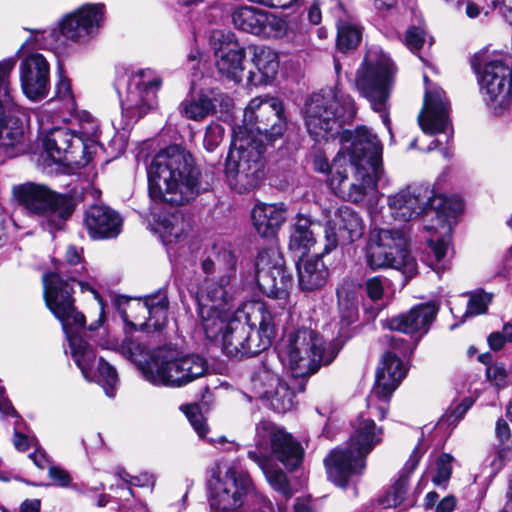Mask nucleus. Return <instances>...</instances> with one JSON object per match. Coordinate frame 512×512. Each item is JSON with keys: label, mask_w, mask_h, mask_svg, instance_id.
Masks as SVG:
<instances>
[{"label": "nucleus", "mask_w": 512, "mask_h": 512, "mask_svg": "<svg viewBox=\"0 0 512 512\" xmlns=\"http://www.w3.org/2000/svg\"><path fill=\"white\" fill-rule=\"evenodd\" d=\"M244 125L233 128L225 173L230 187L239 193L253 190L264 177L263 141L285 130L283 105L278 98H254L244 111Z\"/></svg>", "instance_id": "f257e3e1"}, {"label": "nucleus", "mask_w": 512, "mask_h": 512, "mask_svg": "<svg viewBox=\"0 0 512 512\" xmlns=\"http://www.w3.org/2000/svg\"><path fill=\"white\" fill-rule=\"evenodd\" d=\"M343 146L332 161L328 183L340 198L361 203L375 194L382 180V145L378 137L366 127L354 132L343 131Z\"/></svg>", "instance_id": "f03ea898"}, {"label": "nucleus", "mask_w": 512, "mask_h": 512, "mask_svg": "<svg viewBox=\"0 0 512 512\" xmlns=\"http://www.w3.org/2000/svg\"><path fill=\"white\" fill-rule=\"evenodd\" d=\"M387 205L392 218L397 221L408 222L423 214L425 221L431 222L424 225L427 232H434L427 239L433 254L428 265L441 274L449 262V235L463 211V201L456 196L435 195L428 187L409 185L390 195Z\"/></svg>", "instance_id": "7ed1b4c3"}, {"label": "nucleus", "mask_w": 512, "mask_h": 512, "mask_svg": "<svg viewBox=\"0 0 512 512\" xmlns=\"http://www.w3.org/2000/svg\"><path fill=\"white\" fill-rule=\"evenodd\" d=\"M147 173L149 194L154 200L184 205L199 192L200 172L192 155L178 145L160 150Z\"/></svg>", "instance_id": "20e7f679"}, {"label": "nucleus", "mask_w": 512, "mask_h": 512, "mask_svg": "<svg viewBox=\"0 0 512 512\" xmlns=\"http://www.w3.org/2000/svg\"><path fill=\"white\" fill-rule=\"evenodd\" d=\"M271 305L261 301L245 303L233 312L230 324L218 341L231 358L254 356L271 345L275 336L276 315Z\"/></svg>", "instance_id": "39448f33"}, {"label": "nucleus", "mask_w": 512, "mask_h": 512, "mask_svg": "<svg viewBox=\"0 0 512 512\" xmlns=\"http://www.w3.org/2000/svg\"><path fill=\"white\" fill-rule=\"evenodd\" d=\"M256 447L248 451V457L262 470L270 487L284 499L293 495L287 475L271 465L269 454L288 469H296L302 462L303 449L293 437L273 423L263 420L256 426Z\"/></svg>", "instance_id": "423d86ee"}, {"label": "nucleus", "mask_w": 512, "mask_h": 512, "mask_svg": "<svg viewBox=\"0 0 512 512\" xmlns=\"http://www.w3.org/2000/svg\"><path fill=\"white\" fill-rule=\"evenodd\" d=\"M383 429L373 419L359 415L352 423V433L345 446L333 449L324 459L328 479L345 488L349 481L363 473L367 455L381 443Z\"/></svg>", "instance_id": "0eeeda50"}, {"label": "nucleus", "mask_w": 512, "mask_h": 512, "mask_svg": "<svg viewBox=\"0 0 512 512\" xmlns=\"http://www.w3.org/2000/svg\"><path fill=\"white\" fill-rule=\"evenodd\" d=\"M338 349L326 345L323 337L309 328L289 332L279 346L278 356L295 378L314 374L322 365H329L337 356Z\"/></svg>", "instance_id": "6e6552de"}, {"label": "nucleus", "mask_w": 512, "mask_h": 512, "mask_svg": "<svg viewBox=\"0 0 512 512\" xmlns=\"http://www.w3.org/2000/svg\"><path fill=\"white\" fill-rule=\"evenodd\" d=\"M210 512H248V499L259 498L248 473L234 463H216L207 480ZM260 506V502H258Z\"/></svg>", "instance_id": "1a4fd4ad"}, {"label": "nucleus", "mask_w": 512, "mask_h": 512, "mask_svg": "<svg viewBox=\"0 0 512 512\" xmlns=\"http://www.w3.org/2000/svg\"><path fill=\"white\" fill-rule=\"evenodd\" d=\"M356 113L354 100L340 90L325 89L314 93L304 108L308 133L315 139L328 140L340 133L344 123Z\"/></svg>", "instance_id": "9d476101"}, {"label": "nucleus", "mask_w": 512, "mask_h": 512, "mask_svg": "<svg viewBox=\"0 0 512 512\" xmlns=\"http://www.w3.org/2000/svg\"><path fill=\"white\" fill-rule=\"evenodd\" d=\"M14 192L24 208L35 215L42 229L50 234L63 230L76 208L72 195L57 193L45 185L26 183Z\"/></svg>", "instance_id": "9b49d317"}, {"label": "nucleus", "mask_w": 512, "mask_h": 512, "mask_svg": "<svg viewBox=\"0 0 512 512\" xmlns=\"http://www.w3.org/2000/svg\"><path fill=\"white\" fill-rule=\"evenodd\" d=\"M395 67L391 59L378 46L370 47L357 71L356 86L379 113L383 124L391 131L387 101L393 82Z\"/></svg>", "instance_id": "f8f14e48"}, {"label": "nucleus", "mask_w": 512, "mask_h": 512, "mask_svg": "<svg viewBox=\"0 0 512 512\" xmlns=\"http://www.w3.org/2000/svg\"><path fill=\"white\" fill-rule=\"evenodd\" d=\"M207 370V361L198 354L160 348L152 365L144 368V378L153 385L182 387L204 376Z\"/></svg>", "instance_id": "ddd939ff"}, {"label": "nucleus", "mask_w": 512, "mask_h": 512, "mask_svg": "<svg viewBox=\"0 0 512 512\" xmlns=\"http://www.w3.org/2000/svg\"><path fill=\"white\" fill-rule=\"evenodd\" d=\"M51 115L41 112L38 116L39 139L47 157L53 163L85 166L91 159L89 146L81 136L67 126H55Z\"/></svg>", "instance_id": "4468645a"}, {"label": "nucleus", "mask_w": 512, "mask_h": 512, "mask_svg": "<svg viewBox=\"0 0 512 512\" xmlns=\"http://www.w3.org/2000/svg\"><path fill=\"white\" fill-rule=\"evenodd\" d=\"M367 263L372 269L394 268L402 272L406 280L417 274L416 260L407 250V239L399 229H380L373 237Z\"/></svg>", "instance_id": "2eb2a0df"}, {"label": "nucleus", "mask_w": 512, "mask_h": 512, "mask_svg": "<svg viewBox=\"0 0 512 512\" xmlns=\"http://www.w3.org/2000/svg\"><path fill=\"white\" fill-rule=\"evenodd\" d=\"M74 282L49 273L43 276L46 306L61 322L69 342L71 338H81V333L85 330V316L74 305Z\"/></svg>", "instance_id": "dca6fc26"}, {"label": "nucleus", "mask_w": 512, "mask_h": 512, "mask_svg": "<svg viewBox=\"0 0 512 512\" xmlns=\"http://www.w3.org/2000/svg\"><path fill=\"white\" fill-rule=\"evenodd\" d=\"M160 86L159 76L151 69H143L128 78L125 90L118 89L125 125L137 122L157 107Z\"/></svg>", "instance_id": "f3484780"}, {"label": "nucleus", "mask_w": 512, "mask_h": 512, "mask_svg": "<svg viewBox=\"0 0 512 512\" xmlns=\"http://www.w3.org/2000/svg\"><path fill=\"white\" fill-rule=\"evenodd\" d=\"M15 63L13 58L0 62V156L3 157H14L24 150V126L10 114L14 102L9 78Z\"/></svg>", "instance_id": "a211bd4d"}, {"label": "nucleus", "mask_w": 512, "mask_h": 512, "mask_svg": "<svg viewBox=\"0 0 512 512\" xmlns=\"http://www.w3.org/2000/svg\"><path fill=\"white\" fill-rule=\"evenodd\" d=\"M479 84L487 105L495 114L512 111V60L495 58L484 65Z\"/></svg>", "instance_id": "6ab92c4d"}, {"label": "nucleus", "mask_w": 512, "mask_h": 512, "mask_svg": "<svg viewBox=\"0 0 512 512\" xmlns=\"http://www.w3.org/2000/svg\"><path fill=\"white\" fill-rule=\"evenodd\" d=\"M406 372L405 364L397 355L391 352L383 355L376 372L375 386L368 398L371 415L378 416L380 420L386 417L387 402L406 376Z\"/></svg>", "instance_id": "aec40b11"}, {"label": "nucleus", "mask_w": 512, "mask_h": 512, "mask_svg": "<svg viewBox=\"0 0 512 512\" xmlns=\"http://www.w3.org/2000/svg\"><path fill=\"white\" fill-rule=\"evenodd\" d=\"M69 346L71 356L84 378L97 382L103 387L107 396L113 397L118 383V374L115 368L102 358H97L94 349L83 337L71 338Z\"/></svg>", "instance_id": "412c9836"}, {"label": "nucleus", "mask_w": 512, "mask_h": 512, "mask_svg": "<svg viewBox=\"0 0 512 512\" xmlns=\"http://www.w3.org/2000/svg\"><path fill=\"white\" fill-rule=\"evenodd\" d=\"M256 280L260 290L268 297L285 300L292 277L286 272L283 259L273 249L262 251L256 262Z\"/></svg>", "instance_id": "4be33fe9"}, {"label": "nucleus", "mask_w": 512, "mask_h": 512, "mask_svg": "<svg viewBox=\"0 0 512 512\" xmlns=\"http://www.w3.org/2000/svg\"><path fill=\"white\" fill-rule=\"evenodd\" d=\"M252 391L278 413H285L294 407L295 392L286 381L266 366L260 367L253 374Z\"/></svg>", "instance_id": "5701e85b"}, {"label": "nucleus", "mask_w": 512, "mask_h": 512, "mask_svg": "<svg viewBox=\"0 0 512 512\" xmlns=\"http://www.w3.org/2000/svg\"><path fill=\"white\" fill-rule=\"evenodd\" d=\"M104 19L103 3H87L62 18V33L72 42L84 43L98 34Z\"/></svg>", "instance_id": "b1692460"}, {"label": "nucleus", "mask_w": 512, "mask_h": 512, "mask_svg": "<svg viewBox=\"0 0 512 512\" xmlns=\"http://www.w3.org/2000/svg\"><path fill=\"white\" fill-rule=\"evenodd\" d=\"M212 44L218 72L229 80L240 83L245 69V49L237 41L235 35L230 31H215L212 36Z\"/></svg>", "instance_id": "393cba45"}, {"label": "nucleus", "mask_w": 512, "mask_h": 512, "mask_svg": "<svg viewBox=\"0 0 512 512\" xmlns=\"http://www.w3.org/2000/svg\"><path fill=\"white\" fill-rule=\"evenodd\" d=\"M425 96L423 109L418 116V123L426 134L446 132L450 125V103L442 88L431 83L427 75L423 77Z\"/></svg>", "instance_id": "a878e982"}, {"label": "nucleus", "mask_w": 512, "mask_h": 512, "mask_svg": "<svg viewBox=\"0 0 512 512\" xmlns=\"http://www.w3.org/2000/svg\"><path fill=\"white\" fill-rule=\"evenodd\" d=\"M23 93L33 101L45 98L49 88V63L39 53L26 56L19 67Z\"/></svg>", "instance_id": "bb28decb"}, {"label": "nucleus", "mask_w": 512, "mask_h": 512, "mask_svg": "<svg viewBox=\"0 0 512 512\" xmlns=\"http://www.w3.org/2000/svg\"><path fill=\"white\" fill-rule=\"evenodd\" d=\"M336 227L345 242H354L360 239L364 232L363 221L353 209L348 206L338 208L332 222H328L325 227V244L322 254H328L337 247L339 239Z\"/></svg>", "instance_id": "cd10ccee"}, {"label": "nucleus", "mask_w": 512, "mask_h": 512, "mask_svg": "<svg viewBox=\"0 0 512 512\" xmlns=\"http://www.w3.org/2000/svg\"><path fill=\"white\" fill-rule=\"evenodd\" d=\"M84 271L85 266L82 260L81 251L75 246H68L66 248L63 260H61L57 264V266L55 267V271L50 272L49 274L59 275L60 277L76 281V283L81 287L82 291L89 290L95 295V298L98 300L100 306L99 318L97 321L92 322L88 327V330L95 331L104 322V306L101 297L94 289V282H84L82 280V275Z\"/></svg>", "instance_id": "c85d7f7f"}, {"label": "nucleus", "mask_w": 512, "mask_h": 512, "mask_svg": "<svg viewBox=\"0 0 512 512\" xmlns=\"http://www.w3.org/2000/svg\"><path fill=\"white\" fill-rule=\"evenodd\" d=\"M438 307L433 302L414 306L407 313L381 321L384 329L399 331L406 334L428 331L429 325L435 319Z\"/></svg>", "instance_id": "c756f323"}, {"label": "nucleus", "mask_w": 512, "mask_h": 512, "mask_svg": "<svg viewBox=\"0 0 512 512\" xmlns=\"http://www.w3.org/2000/svg\"><path fill=\"white\" fill-rule=\"evenodd\" d=\"M84 225L93 239L116 237L122 226L117 212L105 205H92L85 212Z\"/></svg>", "instance_id": "7c9ffc66"}, {"label": "nucleus", "mask_w": 512, "mask_h": 512, "mask_svg": "<svg viewBox=\"0 0 512 512\" xmlns=\"http://www.w3.org/2000/svg\"><path fill=\"white\" fill-rule=\"evenodd\" d=\"M235 273H226L218 279H206L198 296V307L232 308L231 280Z\"/></svg>", "instance_id": "2f4dec72"}, {"label": "nucleus", "mask_w": 512, "mask_h": 512, "mask_svg": "<svg viewBox=\"0 0 512 512\" xmlns=\"http://www.w3.org/2000/svg\"><path fill=\"white\" fill-rule=\"evenodd\" d=\"M286 206L284 203H259L251 212L253 225L259 235L274 236L286 221Z\"/></svg>", "instance_id": "473e14b6"}, {"label": "nucleus", "mask_w": 512, "mask_h": 512, "mask_svg": "<svg viewBox=\"0 0 512 512\" xmlns=\"http://www.w3.org/2000/svg\"><path fill=\"white\" fill-rule=\"evenodd\" d=\"M321 225L310 216L298 214L293 231L290 235L289 249L299 254L306 255L316 244V235Z\"/></svg>", "instance_id": "72a5a7b5"}, {"label": "nucleus", "mask_w": 512, "mask_h": 512, "mask_svg": "<svg viewBox=\"0 0 512 512\" xmlns=\"http://www.w3.org/2000/svg\"><path fill=\"white\" fill-rule=\"evenodd\" d=\"M198 315L206 337L217 343L233 317L231 308H211L210 306L198 307Z\"/></svg>", "instance_id": "f704fd0d"}, {"label": "nucleus", "mask_w": 512, "mask_h": 512, "mask_svg": "<svg viewBox=\"0 0 512 512\" xmlns=\"http://www.w3.org/2000/svg\"><path fill=\"white\" fill-rule=\"evenodd\" d=\"M168 305L166 292L160 290L145 297L143 303L137 302L135 308L141 310L144 314H148L147 322L142 324L145 328L160 330L168 320Z\"/></svg>", "instance_id": "c9c22d12"}, {"label": "nucleus", "mask_w": 512, "mask_h": 512, "mask_svg": "<svg viewBox=\"0 0 512 512\" xmlns=\"http://www.w3.org/2000/svg\"><path fill=\"white\" fill-rule=\"evenodd\" d=\"M297 269L299 286L302 290L313 291L325 285L328 270L320 257L300 260L297 263Z\"/></svg>", "instance_id": "e433bc0d"}, {"label": "nucleus", "mask_w": 512, "mask_h": 512, "mask_svg": "<svg viewBox=\"0 0 512 512\" xmlns=\"http://www.w3.org/2000/svg\"><path fill=\"white\" fill-rule=\"evenodd\" d=\"M237 255L235 247L226 241H218L213 246V258L203 261L202 268L205 273L217 271L219 273H235Z\"/></svg>", "instance_id": "4c0bfd02"}, {"label": "nucleus", "mask_w": 512, "mask_h": 512, "mask_svg": "<svg viewBox=\"0 0 512 512\" xmlns=\"http://www.w3.org/2000/svg\"><path fill=\"white\" fill-rule=\"evenodd\" d=\"M252 61L261 78L254 81V74L251 73V82L255 84H267L276 77L279 69L277 52L266 46H257L254 48Z\"/></svg>", "instance_id": "58836bf2"}, {"label": "nucleus", "mask_w": 512, "mask_h": 512, "mask_svg": "<svg viewBox=\"0 0 512 512\" xmlns=\"http://www.w3.org/2000/svg\"><path fill=\"white\" fill-rule=\"evenodd\" d=\"M338 306L342 320L353 323L358 317L359 286L351 280H343L337 288Z\"/></svg>", "instance_id": "ea45409f"}, {"label": "nucleus", "mask_w": 512, "mask_h": 512, "mask_svg": "<svg viewBox=\"0 0 512 512\" xmlns=\"http://www.w3.org/2000/svg\"><path fill=\"white\" fill-rule=\"evenodd\" d=\"M190 229V224L180 213L171 214L166 217L160 227V237L166 245L182 242Z\"/></svg>", "instance_id": "a19ab883"}, {"label": "nucleus", "mask_w": 512, "mask_h": 512, "mask_svg": "<svg viewBox=\"0 0 512 512\" xmlns=\"http://www.w3.org/2000/svg\"><path fill=\"white\" fill-rule=\"evenodd\" d=\"M67 40L62 33V21H60L58 28L31 31V37L27 43L32 42L33 45L41 49L60 51L65 48Z\"/></svg>", "instance_id": "79ce46f5"}, {"label": "nucleus", "mask_w": 512, "mask_h": 512, "mask_svg": "<svg viewBox=\"0 0 512 512\" xmlns=\"http://www.w3.org/2000/svg\"><path fill=\"white\" fill-rule=\"evenodd\" d=\"M262 12L263 10L251 6L238 7L232 12V23L241 31L257 35Z\"/></svg>", "instance_id": "37998d69"}, {"label": "nucleus", "mask_w": 512, "mask_h": 512, "mask_svg": "<svg viewBox=\"0 0 512 512\" xmlns=\"http://www.w3.org/2000/svg\"><path fill=\"white\" fill-rule=\"evenodd\" d=\"M215 109L211 98L200 94L197 98L185 99L179 106L180 113L188 119L201 121Z\"/></svg>", "instance_id": "c03bdc74"}, {"label": "nucleus", "mask_w": 512, "mask_h": 512, "mask_svg": "<svg viewBox=\"0 0 512 512\" xmlns=\"http://www.w3.org/2000/svg\"><path fill=\"white\" fill-rule=\"evenodd\" d=\"M121 353L130 361L135 363L144 374V368L152 365L155 352L149 356L145 346L135 340H127L121 345Z\"/></svg>", "instance_id": "a18cd8bd"}, {"label": "nucleus", "mask_w": 512, "mask_h": 512, "mask_svg": "<svg viewBox=\"0 0 512 512\" xmlns=\"http://www.w3.org/2000/svg\"><path fill=\"white\" fill-rule=\"evenodd\" d=\"M258 36L265 38H281L287 32V23L282 18L271 12L263 10Z\"/></svg>", "instance_id": "49530a36"}, {"label": "nucleus", "mask_w": 512, "mask_h": 512, "mask_svg": "<svg viewBox=\"0 0 512 512\" xmlns=\"http://www.w3.org/2000/svg\"><path fill=\"white\" fill-rule=\"evenodd\" d=\"M260 507L257 508L259 512H315L314 505L310 497H298L296 498L291 509H288L286 505L279 503L277 509H275L270 500L264 496H258Z\"/></svg>", "instance_id": "de8ad7c7"}, {"label": "nucleus", "mask_w": 512, "mask_h": 512, "mask_svg": "<svg viewBox=\"0 0 512 512\" xmlns=\"http://www.w3.org/2000/svg\"><path fill=\"white\" fill-rule=\"evenodd\" d=\"M337 47L341 51L355 49L361 40L360 29L348 22H338Z\"/></svg>", "instance_id": "09e8293b"}, {"label": "nucleus", "mask_w": 512, "mask_h": 512, "mask_svg": "<svg viewBox=\"0 0 512 512\" xmlns=\"http://www.w3.org/2000/svg\"><path fill=\"white\" fill-rule=\"evenodd\" d=\"M59 81L56 84V98L62 101L63 110L73 113L76 110V101L71 89L70 80L63 75L61 66L58 68Z\"/></svg>", "instance_id": "8fccbe9b"}, {"label": "nucleus", "mask_w": 512, "mask_h": 512, "mask_svg": "<svg viewBox=\"0 0 512 512\" xmlns=\"http://www.w3.org/2000/svg\"><path fill=\"white\" fill-rule=\"evenodd\" d=\"M407 478L401 476L381 500L385 508L396 507L402 503L407 491Z\"/></svg>", "instance_id": "3c124183"}, {"label": "nucleus", "mask_w": 512, "mask_h": 512, "mask_svg": "<svg viewBox=\"0 0 512 512\" xmlns=\"http://www.w3.org/2000/svg\"><path fill=\"white\" fill-rule=\"evenodd\" d=\"M492 301V294L484 291L471 293L465 315H479L487 311Z\"/></svg>", "instance_id": "603ef678"}, {"label": "nucleus", "mask_w": 512, "mask_h": 512, "mask_svg": "<svg viewBox=\"0 0 512 512\" xmlns=\"http://www.w3.org/2000/svg\"><path fill=\"white\" fill-rule=\"evenodd\" d=\"M452 457L449 454H442L436 461V473L432 477L435 485H444L451 477Z\"/></svg>", "instance_id": "864d4df0"}, {"label": "nucleus", "mask_w": 512, "mask_h": 512, "mask_svg": "<svg viewBox=\"0 0 512 512\" xmlns=\"http://www.w3.org/2000/svg\"><path fill=\"white\" fill-rule=\"evenodd\" d=\"M488 345L493 351H500L505 344L512 343V323L503 325L502 331H495L489 334Z\"/></svg>", "instance_id": "5fc2aeb1"}, {"label": "nucleus", "mask_w": 512, "mask_h": 512, "mask_svg": "<svg viewBox=\"0 0 512 512\" xmlns=\"http://www.w3.org/2000/svg\"><path fill=\"white\" fill-rule=\"evenodd\" d=\"M486 377L498 388L506 387L509 382L508 372L502 363L489 365L486 369Z\"/></svg>", "instance_id": "6e6d98bb"}, {"label": "nucleus", "mask_w": 512, "mask_h": 512, "mask_svg": "<svg viewBox=\"0 0 512 512\" xmlns=\"http://www.w3.org/2000/svg\"><path fill=\"white\" fill-rule=\"evenodd\" d=\"M224 128L218 123H211L207 126L204 135V147L207 151H213L222 142Z\"/></svg>", "instance_id": "4d7b16f0"}, {"label": "nucleus", "mask_w": 512, "mask_h": 512, "mask_svg": "<svg viewBox=\"0 0 512 512\" xmlns=\"http://www.w3.org/2000/svg\"><path fill=\"white\" fill-rule=\"evenodd\" d=\"M184 412L199 437H205L208 428L198 407L195 405H188L186 406Z\"/></svg>", "instance_id": "13d9d810"}, {"label": "nucleus", "mask_w": 512, "mask_h": 512, "mask_svg": "<svg viewBox=\"0 0 512 512\" xmlns=\"http://www.w3.org/2000/svg\"><path fill=\"white\" fill-rule=\"evenodd\" d=\"M425 42V31L421 26H411L405 36V44L412 52L421 49Z\"/></svg>", "instance_id": "bf43d9fd"}, {"label": "nucleus", "mask_w": 512, "mask_h": 512, "mask_svg": "<svg viewBox=\"0 0 512 512\" xmlns=\"http://www.w3.org/2000/svg\"><path fill=\"white\" fill-rule=\"evenodd\" d=\"M388 280L381 276H374L366 280L365 289L368 297L372 301H378L382 298L384 288L387 285Z\"/></svg>", "instance_id": "052dcab7"}, {"label": "nucleus", "mask_w": 512, "mask_h": 512, "mask_svg": "<svg viewBox=\"0 0 512 512\" xmlns=\"http://www.w3.org/2000/svg\"><path fill=\"white\" fill-rule=\"evenodd\" d=\"M118 476L127 484L138 487H153L155 484V477L147 472L137 476H131L126 471H120Z\"/></svg>", "instance_id": "680f3d73"}, {"label": "nucleus", "mask_w": 512, "mask_h": 512, "mask_svg": "<svg viewBox=\"0 0 512 512\" xmlns=\"http://www.w3.org/2000/svg\"><path fill=\"white\" fill-rule=\"evenodd\" d=\"M48 475L53 481V484L60 487H67L71 482L69 473L57 466H50L48 469Z\"/></svg>", "instance_id": "e2e57ef3"}, {"label": "nucleus", "mask_w": 512, "mask_h": 512, "mask_svg": "<svg viewBox=\"0 0 512 512\" xmlns=\"http://www.w3.org/2000/svg\"><path fill=\"white\" fill-rule=\"evenodd\" d=\"M425 453V449L422 447L421 443L414 448L409 459L407 460L404 470L408 473H412L420 462L423 454Z\"/></svg>", "instance_id": "0e129e2a"}, {"label": "nucleus", "mask_w": 512, "mask_h": 512, "mask_svg": "<svg viewBox=\"0 0 512 512\" xmlns=\"http://www.w3.org/2000/svg\"><path fill=\"white\" fill-rule=\"evenodd\" d=\"M331 167L332 163L329 164L326 157L321 153H316L313 156V168L315 171L320 173H329V178L331 177Z\"/></svg>", "instance_id": "69168bd1"}, {"label": "nucleus", "mask_w": 512, "mask_h": 512, "mask_svg": "<svg viewBox=\"0 0 512 512\" xmlns=\"http://www.w3.org/2000/svg\"><path fill=\"white\" fill-rule=\"evenodd\" d=\"M84 117L85 120L81 125V134L86 137H94L97 134L98 125L89 114H85Z\"/></svg>", "instance_id": "338daca9"}, {"label": "nucleus", "mask_w": 512, "mask_h": 512, "mask_svg": "<svg viewBox=\"0 0 512 512\" xmlns=\"http://www.w3.org/2000/svg\"><path fill=\"white\" fill-rule=\"evenodd\" d=\"M13 444L18 451H26L30 444L28 438L19 431L18 422L15 423Z\"/></svg>", "instance_id": "774afa93"}]
</instances>
